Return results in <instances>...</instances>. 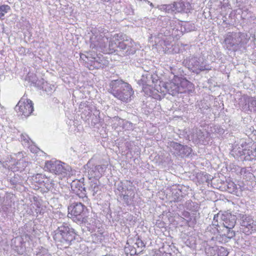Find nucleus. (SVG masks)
I'll return each instance as SVG.
<instances>
[{"mask_svg": "<svg viewBox=\"0 0 256 256\" xmlns=\"http://www.w3.org/2000/svg\"><path fill=\"white\" fill-rule=\"evenodd\" d=\"M57 228L54 231L53 238L60 248H66L75 240V230L67 222H58Z\"/></svg>", "mask_w": 256, "mask_h": 256, "instance_id": "obj_1", "label": "nucleus"}, {"mask_svg": "<svg viewBox=\"0 0 256 256\" xmlns=\"http://www.w3.org/2000/svg\"><path fill=\"white\" fill-rule=\"evenodd\" d=\"M108 86V92L123 102L130 101L134 94L132 86L122 80H112Z\"/></svg>", "mask_w": 256, "mask_h": 256, "instance_id": "obj_2", "label": "nucleus"}, {"mask_svg": "<svg viewBox=\"0 0 256 256\" xmlns=\"http://www.w3.org/2000/svg\"><path fill=\"white\" fill-rule=\"evenodd\" d=\"M212 226H208L205 232L208 240L226 243L235 236V232L232 228H228V230H226L220 228H212Z\"/></svg>", "mask_w": 256, "mask_h": 256, "instance_id": "obj_3", "label": "nucleus"}, {"mask_svg": "<svg viewBox=\"0 0 256 256\" xmlns=\"http://www.w3.org/2000/svg\"><path fill=\"white\" fill-rule=\"evenodd\" d=\"M70 218L76 223H86L88 222V210L83 204L74 202L68 206Z\"/></svg>", "mask_w": 256, "mask_h": 256, "instance_id": "obj_4", "label": "nucleus"}, {"mask_svg": "<svg viewBox=\"0 0 256 256\" xmlns=\"http://www.w3.org/2000/svg\"><path fill=\"white\" fill-rule=\"evenodd\" d=\"M237 214L232 215L230 213L214 214L212 224L209 226H214L212 228H220L228 230V228H233L236 223Z\"/></svg>", "mask_w": 256, "mask_h": 256, "instance_id": "obj_5", "label": "nucleus"}, {"mask_svg": "<svg viewBox=\"0 0 256 256\" xmlns=\"http://www.w3.org/2000/svg\"><path fill=\"white\" fill-rule=\"evenodd\" d=\"M248 40L244 33L228 32L225 36L224 42L229 50H236L247 44Z\"/></svg>", "mask_w": 256, "mask_h": 256, "instance_id": "obj_6", "label": "nucleus"}, {"mask_svg": "<svg viewBox=\"0 0 256 256\" xmlns=\"http://www.w3.org/2000/svg\"><path fill=\"white\" fill-rule=\"evenodd\" d=\"M116 186L118 194L126 205H130L133 200L135 195L132 182L126 180L120 182Z\"/></svg>", "mask_w": 256, "mask_h": 256, "instance_id": "obj_7", "label": "nucleus"}, {"mask_svg": "<svg viewBox=\"0 0 256 256\" xmlns=\"http://www.w3.org/2000/svg\"><path fill=\"white\" fill-rule=\"evenodd\" d=\"M118 42L117 51L120 55L126 56L134 54L136 50L137 47L135 42L130 38L126 36L121 35Z\"/></svg>", "mask_w": 256, "mask_h": 256, "instance_id": "obj_8", "label": "nucleus"}, {"mask_svg": "<svg viewBox=\"0 0 256 256\" xmlns=\"http://www.w3.org/2000/svg\"><path fill=\"white\" fill-rule=\"evenodd\" d=\"M90 47L92 50L104 53L106 44L109 42L108 37L103 32L92 33L90 38Z\"/></svg>", "mask_w": 256, "mask_h": 256, "instance_id": "obj_9", "label": "nucleus"}, {"mask_svg": "<svg viewBox=\"0 0 256 256\" xmlns=\"http://www.w3.org/2000/svg\"><path fill=\"white\" fill-rule=\"evenodd\" d=\"M45 168L50 172L59 176L60 178L65 177L69 171L68 166L65 163L54 160L46 161Z\"/></svg>", "mask_w": 256, "mask_h": 256, "instance_id": "obj_10", "label": "nucleus"}, {"mask_svg": "<svg viewBox=\"0 0 256 256\" xmlns=\"http://www.w3.org/2000/svg\"><path fill=\"white\" fill-rule=\"evenodd\" d=\"M32 102L24 96L22 98L15 107V110L19 115L24 116L25 118L28 116L34 110Z\"/></svg>", "mask_w": 256, "mask_h": 256, "instance_id": "obj_11", "label": "nucleus"}, {"mask_svg": "<svg viewBox=\"0 0 256 256\" xmlns=\"http://www.w3.org/2000/svg\"><path fill=\"white\" fill-rule=\"evenodd\" d=\"M84 168L88 170V176L90 180L92 178L98 180L102 176L106 166L104 165L93 164L92 161L89 160L84 166Z\"/></svg>", "mask_w": 256, "mask_h": 256, "instance_id": "obj_12", "label": "nucleus"}, {"mask_svg": "<svg viewBox=\"0 0 256 256\" xmlns=\"http://www.w3.org/2000/svg\"><path fill=\"white\" fill-rule=\"evenodd\" d=\"M237 218L240 220V225L242 227V231L246 234H250L255 230L256 222L250 216L241 213L237 214Z\"/></svg>", "mask_w": 256, "mask_h": 256, "instance_id": "obj_13", "label": "nucleus"}, {"mask_svg": "<svg viewBox=\"0 0 256 256\" xmlns=\"http://www.w3.org/2000/svg\"><path fill=\"white\" fill-rule=\"evenodd\" d=\"M189 66L192 70L198 74L202 71L209 70L211 67L209 65L200 62V60L196 57H192L189 61Z\"/></svg>", "mask_w": 256, "mask_h": 256, "instance_id": "obj_14", "label": "nucleus"}, {"mask_svg": "<svg viewBox=\"0 0 256 256\" xmlns=\"http://www.w3.org/2000/svg\"><path fill=\"white\" fill-rule=\"evenodd\" d=\"M168 145L170 148L174 150V152L176 154L182 156H189L192 151L190 147L182 145L174 141L168 142Z\"/></svg>", "mask_w": 256, "mask_h": 256, "instance_id": "obj_15", "label": "nucleus"}, {"mask_svg": "<svg viewBox=\"0 0 256 256\" xmlns=\"http://www.w3.org/2000/svg\"><path fill=\"white\" fill-rule=\"evenodd\" d=\"M160 90L164 94L168 92L172 96H176L179 92H182L181 88L178 84L172 82L163 84L162 87L160 88Z\"/></svg>", "mask_w": 256, "mask_h": 256, "instance_id": "obj_16", "label": "nucleus"}, {"mask_svg": "<svg viewBox=\"0 0 256 256\" xmlns=\"http://www.w3.org/2000/svg\"><path fill=\"white\" fill-rule=\"evenodd\" d=\"M228 254L227 250L222 246H214L206 248V256H228Z\"/></svg>", "mask_w": 256, "mask_h": 256, "instance_id": "obj_17", "label": "nucleus"}, {"mask_svg": "<svg viewBox=\"0 0 256 256\" xmlns=\"http://www.w3.org/2000/svg\"><path fill=\"white\" fill-rule=\"evenodd\" d=\"M70 186L73 192L80 198H84L86 196V190L84 186V184L80 180H73L71 183Z\"/></svg>", "mask_w": 256, "mask_h": 256, "instance_id": "obj_18", "label": "nucleus"}, {"mask_svg": "<svg viewBox=\"0 0 256 256\" xmlns=\"http://www.w3.org/2000/svg\"><path fill=\"white\" fill-rule=\"evenodd\" d=\"M208 136L207 132H203L200 129L196 128L194 130L192 136L193 140L196 143L204 144L206 138Z\"/></svg>", "mask_w": 256, "mask_h": 256, "instance_id": "obj_19", "label": "nucleus"}, {"mask_svg": "<svg viewBox=\"0 0 256 256\" xmlns=\"http://www.w3.org/2000/svg\"><path fill=\"white\" fill-rule=\"evenodd\" d=\"M176 12L188 13L191 10L192 8L190 4L186 0H181L178 2H175Z\"/></svg>", "mask_w": 256, "mask_h": 256, "instance_id": "obj_20", "label": "nucleus"}, {"mask_svg": "<svg viewBox=\"0 0 256 256\" xmlns=\"http://www.w3.org/2000/svg\"><path fill=\"white\" fill-rule=\"evenodd\" d=\"M154 79L152 75L148 72H144L142 74L141 78L138 80V84L139 85L150 86L154 83Z\"/></svg>", "mask_w": 256, "mask_h": 256, "instance_id": "obj_21", "label": "nucleus"}, {"mask_svg": "<svg viewBox=\"0 0 256 256\" xmlns=\"http://www.w3.org/2000/svg\"><path fill=\"white\" fill-rule=\"evenodd\" d=\"M225 186L226 187V190L228 192L236 195L242 190L241 186L237 185L231 180L226 181Z\"/></svg>", "mask_w": 256, "mask_h": 256, "instance_id": "obj_22", "label": "nucleus"}, {"mask_svg": "<svg viewBox=\"0 0 256 256\" xmlns=\"http://www.w3.org/2000/svg\"><path fill=\"white\" fill-rule=\"evenodd\" d=\"M163 22H166V24H163L164 26H166V28H168V30H166V32L164 30V28L161 30L162 32H163L164 36H169L171 34V30H174L175 28L174 24L175 21L174 20H171L168 18H164L163 20Z\"/></svg>", "mask_w": 256, "mask_h": 256, "instance_id": "obj_23", "label": "nucleus"}, {"mask_svg": "<svg viewBox=\"0 0 256 256\" xmlns=\"http://www.w3.org/2000/svg\"><path fill=\"white\" fill-rule=\"evenodd\" d=\"M98 180L93 179L89 182L88 190L91 192L93 196L100 194V186Z\"/></svg>", "mask_w": 256, "mask_h": 256, "instance_id": "obj_24", "label": "nucleus"}, {"mask_svg": "<svg viewBox=\"0 0 256 256\" xmlns=\"http://www.w3.org/2000/svg\"><path fill=\"white\" fill-rule=\"evenodd\" d=\"M88 64L90 66V69H92L91 67L92 68L99 69L106 64L105 60L98 56H96L93 60H90Z\"/></svg>", "mask_w": 256, "mask_h": 256, "instance_id": "obj_25", "label": "nucleus"}, {"mask_svg": "<svg viewBox=\"0 0 256 256\" xmlns=\"http://www.w3.org/2000/svg\"><path fill=\"white\" fill-rule=\"evenodd\" d=\"M118 43L117 44L114 41L109 40L108 44H106V46L104 54H112L115 52L117 50L116 48H118Z\"/></svg>", "mask_w": 256, "mask_h": 256, "instance_id": "obj_26", "label": "nucleus"}, {"mask_svg": "<svg viewBox=\"0 0 256 256\" xmlns=\"http://www.w3.org/2000/svg\"><path fill=\"white\" fill-rule=\"evenodd\" d=\"M130 240H128L126 242V245L124 247V252L128 254H130V256H134L137 254L136 250V248L130 244Z\"/></svg>", "mask_w": 256, "mask_h": 256, "instance_id": "obj_27", "label": "nucleus"}, {"mask_svg": "<svg viewBox=\"0 0 256 256\" xmlns=\"http://www.w3.org/2000/svg\"><path fill=\"white\" fill-rule=\"evenodd\" d=\"M244 150L240 154L255 156H256V148H252V149L250 150L248 148L250 146L248 144H244Z\"/></svg>", "mask_w": 256, "mask_h": 256, "instance_id": "obj_28", "label": "nucleus"}, {"mask_svg": "<svg viewBox=\"0 0 256 256\" xmlns=\"http://www.w3.org/2000/svg\"><path fill=\"white\" fill-rule=\"evenodd\" d=\"M161 10H165L168 13L176 12L175 2L170 4H164L161 6Z\"/></svg>", "mask_w": 256, "mask_h": 256, "instance_id": "obj_29", "label": "nucleus"}, {"mask_svg": "<svg viewBox=\"0 0 256 256\" xmlns=\"http://www.w3.org/2000/svg\"><path fill=\"white\" fill-rule=\"evenodd\" d=\"M10 9V6L8 5H2L0 6V19H4V17L6 14Z\"/></svg>", "mask_w": 256, "mask_h": 256, "instance_id": "obj_30", "label": "nucleus"}, {"mask_svg": "<svg viewBox=\"0 0 256 256\" xmlns=\"http://www.w3.org/2000/svg\"><path fill=\"white\" fill-rule=\"evenodd\" d=\"M248 108L251 111L256 112V98H249Z\"/></svg>", "mask_w": 256, "mask_h": 256, "instance_id": "obj_31", "label": "nucleus"}, {"mask_svg": "<svg viewBox=\"0 0 256 256\" xmlns=\"http://www.w3.org/2000/svg\"><path fill=\"white\" fill-rule=\"evenodd\" d=\"M20 140L23 144L28 146L32 142L28 136L26 134H22L20 136Z\"/></svg>", "mask_w": 256, "mask_h": 256, "instance_id": "obj_32", "label": "nucleus"}, {"mask_svg": "<svg viewBox=\"0 0 256 256\" xmlns=\"http://www.w3.org/2000/svg\"><path fill=\"white\" fill-rule=\"evenodd\" d=\"M34 256H48V252L46 249L41 247L39 248Z\"/></svg>", "mask_w": 256, "mask_h": 256, "instance_id": "obj_33", "label": "nucleus"}, {"mask_svg": "<svg viewBox=\"0 0 256 256\" xmlns=\"http://www.w3.org/2000/svg\"><path fill=\"white\" fill-rule=\"evenodd\" d=\"M142 90L143 92L148 96H150L152 94V84L147 86L146 84L142 85Z\"/></svg>", "mask_w": 256, "mask_h": 256, "instance_id": "obj_34", "label": "nucleus"}, {"mask_svg": "<svg viewBox=\"0 0 256 256\" xmlns=\"http://www.w3.org/2000/svg\"><path fill=\"white\" fill-rule=\"evenodd\" d=\"M173 198L174 200L176 202H180L182 200V191L180 189L176 190Z\"/></svg>", "mask_w": 256, "mask_h": 256, "instance_id": "obj_35", "label": "nucleus"}, {"mask_svg": "<svg viewBox=\"0 0 256 256\" xmlns=\"http://www.w3.org/2000/svg\"><path fill=\"white\" fill-rule=\"evenodd\" d=\"M241 146L242 147V148H241L240 147L237 148L236 146H235L232 152H235L237 154V156H243L244 154H240V153L242 152L244 150L245 145L244 146V144L242 143V144Z\"/></svg>", "mask_w": 256, "mask_h": 256, "instance_id": "obj_36", "label": "nucleus"}, {"mask_svg": "<svg viewBox=\"0 0 256 256\" xmlns=\"http://www.w3.org/2000/svg\"><path fill=\"white\" fill-rule=\"evenodd\" d=\"M93 52H87L86 56H87V60H88V62H90V60H94L96 56H98L97 55L95 54L96 50H92Z\"/></svg>", "mask_w": 256, "mask_h": 256, "instance_id": "obj_37", "label": "nucleus"}, {"mask_svg": "<svg viewBox=\"0 0 256 256\" xmlns=\"http://www.w3.org/2000/svg\"><path fill=\"white\" fill-rule=\"evenodd\" d=\"M135 244L136 245L138 248H142L143 247H145L144 242L139 238L138 236L136 238Z\"/></svg>", "mask_w": 256, "mask_h": 256, "instance_id": "obj_38", "label": "nucleus"}, {"mask_svg": "<svg viewBox=\"0 0 256 256\" xmlns=\"http://www.w3.org/2000/svg\"><path fill=\"white\" fill-rule=\"evenodd\" d=\"M182 216L184 218H188V221L190 220H191L190 213L188 212L184 211V212H182Z\"/></svg>", "mask_w": 256, "mask_h": 256, "instance_id": "obj_39", "label": "nucleus"}, {"mask_svg": "<svg viewBox=\"0 0 256 256\" xmlns=\"http://www.w3.org/2000/svg\"><path fill=\"white\" fill-rule=\"evenodd\" d=\"M10 182L12 185H16L18 184L19 183L16 177H14L13 178H12L10 180Z\"/></svg>", "mask_w": 256, "mask_h": 256, "instance_id": "obj_40", "label": "nucleus"}, {"mask_svg": "<svg viewBox=\"0 0 256 256\" xmlns=\"http://www.w3.org/2000/svg\"><path fill=\"white\" fill-rule=\"evenodd\" d=\"M54 182L53 180H52L50 182V184H48V186H46V188L48 190H50L54 187Z\"/></svg>", "mask_w": 256, "mask_h": 256, "instance_id": "obj_41", "label": "nucleus"}, {"mask_svg": "<svg viewBox=\"0 0 256 256\" xmlns=\"http://www.w3.org/2000/svg\"><path fill=\"white\" fill-rule=\"evenodd\" d=\"M80 58L82 60H83L85 61L86 62H88V60H87V56H86V54H81L80 55Z\"/></svg>", "mask_w": 256, "mask_h": 256, "instance_id": "obj_42", "label": "nucleus"}, {"mask_svg": "<svg viewBox=\"0 0 256 256\" xmlns=\"http://www.w3.org/2000/svg\"><path fill=\"white\" fill-rule=\"evenodd\" d=\"M146 2H148V4H150V6H152V7H154V5L152 3V2H150L148 0H146Z\"/></svg>", "mask_w": 256, "mask_h": 256, "instance_id": "obj_43", "label": "nucleus"}, {"mask_svg": "<svg viewBox=\"0 0 256 256\" xmlns=\"http://www.w3.org/2000/svg\"><path fill=\"white\" fill-rule=\"evenodd\" d=\"M209 107L208 106H206L205 107H204V108L205 109H208Z\"/></svg>", "mask_w": 256, "mask_h": 256, "instance_id": "obj_44", "label": "nucleus"}]
</instances>
